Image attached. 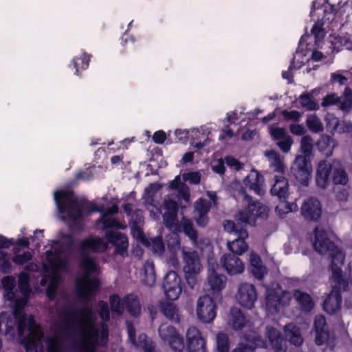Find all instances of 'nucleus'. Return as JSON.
Instances as JSON below:
<instances>
[{"label": "nucleus", "instance_id": "nucleus-1", "mask_svg": "<svg viewBox=\"0 0 352 352\" xmlns=\"http://www.w3.org/2000/svg\"><path fill=\"white\" fill-rule=\"evenodd\" d=\"M107 248L108 243L99 236L82 241L79 250L82 276L76 280V293L83 306L78 311L65 309L58 314L59 320L54 325V334L45 340L47 352H65L67 339L72 340V348L80 352H94L96 346L107 343L108 327L104 322L96 324V314L89 305L99 287L96 276L100 273V267L96 258L87 252H103Z\"/></svg>", "mask_w": 352, "mask_h": 352}, {"label": "nucleus", "instance_id": "nucleus-2", "mask_svg": "<svg viewBox=\"0 0 352 352\" xmlns=\"http://www.w3.org/2000/svg\"><path fill=\"white\" fill-rule=\"evenodd\" d=\"M22 290L27 292L26 286ZM25 294L16 305H12L13 312H3L0 314V333L13 337L17 326L19 337L26 352H43L44 335L34 320L33 316H27L23 312L25 306Z\"/></svg>", "mask_w": 352, "mask_h": 352}, {"label": "nucleus", "instance_id": "nucleus-3", "mask_svg": "<svg viewBox=\"0 0 352 352\" xmlns=\"http://www.w3.org/2000/svg\"><path fill=\"white\" fill-rule=\"evenodd\" d=\"M73 244L74 239L70 234L59 232L57 239L51 241L50 249L45 252L43 260V271L37 282L41 286H47L46 294L50 299L56 296L61 280L60 272L67 270Z\"/></svg>", "mask_w": 352, "mask_h": 352}, {"label": "nucleus", "instance_id": "nucleus-4", "mask_svg": "<svg viewBox=\"0 0 352 352\" xmlns=\"http://www.w3.org/2000/svg\"><path fill=\"white\" fill-rule=\"evenodd\" d=\"M314 234L315 250L320 254H329L331 258L330 269L332 273L331 277L332 289L323 303L324 310L331 314L340 308L342 302L340 293L345 291L348 286V282L343 277L341 269L344 255L334 243L330 241L327 234L320 227L317 226L315 228Z\"/></svg>", "mask_w": 352, "mask_h": 352}, {"label": "nucleus", "instance_id": "nucleus-5", "mask_svg": "<svg viewBox=\"0 0 352 352\" xmlns=\"http://www.w3.org/2000/svg\"><path fill=\"white\" fill-rule=\"evenodd\" d=\"M54 201L60 218L78 227L85 214L101 212L96 206H90L86 201L79 199L69 188L58 190L54 193Z\"/></svg>", "mask_w": 352, "mask_h": 352}, {"label": "nucleus", "instance_id": "nucleus-6", "mask_svg": "<svg viewBox=\"0 0 352 352\" xmlns=\"http://www.w3.org/2000/svg\"><path fill=\"white\" fill-rule=\"evenodd\" d=\"M118 212V207L113 206L106 212L101 214V217L96 221V226L98 229L105 231V237L108 244L111 243L116 247L115 253L123 258L128 255L129 240L127 236L119 232L111 229H124L126 226L124 222L119 221L113 217V214Z\"/></svg>", "mask_w": 352, "mask_h": 352}, {"label": "nucleus", "instance_id": "nucleus-7", "mask_svg": "<svg viewBox=\"0 0 352 352\" xmlns=\"http://www.w3.org/2000/svg\"><path fill=\"white\" fill-rule=\"evenodd\" d=\"M169 188L175 192L168 195L164 201V209L166 212L162 214L164 223L168 228H173L176 224V216L179 203L182 201L188 202L190 200L189 188L181 182L179 176H177L169 185Z\"/></svg>", "mask_w": 352, "mask_h": 352}, {"label": "nucleus", "instance_id": "nucleus-8", "mask_svg": "<svg viewBox=\"0 0 352 352\" xmlns=\"http://www.w3.org/2000/svg\"><path fill=\"white\" fill-rule=\"evenodd\" d=\"M267 341H263L256 331L244 336L247 344L239 343L232 352H254V349L268 348L271 346L276 352H285L286 342L281 337L280 333L274 328L267 327L266 329Z\"/></svg>", "mask_w": 352, "mask_h": 352}, {"label": "nucleus", "instance_id": "nucleus-9", "mask_svg": "<svg viewBox=\"0 0 352 352\" xmlns=\"http://www.w3.org/2000/svg\"><path fill=\"white\" fill-rule=\"evenodd\" d=\"M30 275L25 272H22L19 276V289L14 290L16 280L12 276H6L2 280V285L5 289L4 298L6 300L11 302L12 305H16L22 300L25 293L22 290V286H26L27 292L25 293V305L28 302L29 296L31 293V288L29 285Z\"/></svg>", "mask_w": 352, "mask_h": 352}, {"label": "nucleus", "instance_id": "nucleus-10", "mask_svg": "<svg viewBox=\"0 0 352 352\" xmlns=\"http://www.w3.org/2000/svg\"><path fill=\"white\" fill-rule=\"evenodd\" d=\"M292 299L289 292L283 291L278 284L266 288V310L268 314H278L282 308L289 305Z\"/></svg>", "mask_w": 352, "mask_h": 352}, {"label": "nucleus", "instance_id": "nucleus-11", "mask_svg": "<svg viewBox=\"0 0 352 352\" xmlns=\"http://www.w3.org/2000/svg\"><path fill=\"white\" fill-rule=\"evenodd\" d=\"M244 200L248 204L247 208L240 210L236 215L237 221L245 224H254L257 217L265 218L268 214V208L259 201H253L252 199L243 195Z\"/></svg>", "mask_w": 352, "mask_h": 352}, {"label": "nucleus", "instance_id": "nucleus-12", "mask_svg": "<svg viewBox=\"0 0 352 352\" xmlns=\"http://www.w3.org/2000/svg\"><path fill=\"white\" fill-rule=\"evenodd\" d=\"M184 261V272L186 282L191 289H193L198 281V275L202 270L199 257L197 252L182 250Z\"/></svg>", "mask_w": 352, "mask_h": 352}, {"label": "nucleus", "instance_id": "nucleus-13", "mask_svg": "<svg viewBox=\"0 0 352 352\" xmlns=\"http://www.w3.org/2000/svg\"><path fill=\"white\" fill-rule=\"evenodd\" d=\"M218 298L210 294L200 296L197 301L196 313L199 320L204 323H210L217 316Z\"/></svg>", "mask_w": 352, "mask_h": 352}, {"label": "nucleus", "instance_id": "nucleus-14", "mask_svg": "<svg viewBox=\"0 0 352 352\" xmlns=\"http://www.w3.org/2000/svg\"><path fill=\"white\" fill-rule=\"evenodd\" d=\"M219 265L213 258L208 259V285L212 296L221 300V292L225 288L227 278L225 276L218 274Z\"/></svg>", "mask_w": 352, "mask_h": 352}, {"label": "nucleus", "instance_id": "nucleus-15", "mask_svg": "<svg viewBox=\"0 0 352 352\" xmlns=\"http://www.w3.org/2000/svg\"><path fill=\"white\" fill-rule=\"evenodd\" d=\"M158 334L175 352H182L184 349L183 338L174 327L166 323L162 324L158 329Z\"/></svg>", "mask_w": 352, "mask_h": 352}, {"label": "nucleus", "instance_id": "nucleus-16", "mask_svg": "<svg viewBox=\"0 0 352 352\" xmlns=\"http://www.w3.org/2000/svg\"><path fill=\"white\" fill-rule=\"evenodd\" d=\"M160 188L157 184H151L145 189L144 202L146 207L150 212L151 217L154 220L160 219L162 214V209L156 199L157 192Z\"/></svg>", "mask_w": 352, "mask_h": 352}, {"label": "nucleus", "instance_id": "nucleus-17", "mask_svg": "<svg viewBox=\"0 0 352 352\" xmlns=\"http://www.w3.org/2000/svg\"><path fill=\"white\" fill-rule=\"evenodd\" d=\"M163 288L166 296L170 300L179 298L182 294V280L174 271L168 272L164 280Z\"/></svg>", "mask_w": 352, "mask_h": 352}, {"label": "nucleus", "instance_id": "nucleus-18", "mask_svg": "<svg viewBox=\"0 0 352 352\" xmlns=\"http://www.w3.org/2000/svg\"><path fill=\"white\" fill-rule=\"evenodd\" d=\"M311 172L312 167L310 160H306L305 157H296L294 164L292 168V173L300 184L308 185Z\"/></svg>", "mask_w": 352, "mask_h": 352}, {"label": "nucleus", "instance_id": "nucleus-19", "mask_svg": "<svg viewBox=\"0 0 352 352\" xmlns=\"http://www.w3.org/2000/svg\"><path fill=\"white\" fill-rule=\"evenodd\" d=\"M236 298L242 307L252 309L257 300V294L254 286L248 283H241L239 287Z\"/></svg>", "mask_w": 352, "mask_h": 352}, {"label": "nucleus", "instance_id": "nucleus-20", "mask_svg": "<svg viewBox=\"0 0 352 352\" xmlns=\"http://www.w3.org/2000/svg\"><path fill=\"white\" fill-rule=\"evenodd\" d=\"M126 327L129 338L135 347L142 349L144 352H155L154 343L146 334L140 333L136 340L133 324L127 322Z\"/></svg>", "mask_w": 352, "mask_h": 352}, {"label": "nucleus", "instance_id": "nucleus-21", "mask_svg": "<svg viewBox=\"0 0 352 352\" xmlns=\"http://www.w3.org/2000/svg\"><path fill=\"white\" fill-rule=\"evenodd\" d=\"M213 129L211 125L201 126L199 129L192 128L190 129V138L192 139L190 144L197 148H201L206 145L208 136Z\"/></svg>", "mask_w": 352, "mask_h": 352}, {"label": "nucleus", "instance_id": "nucleus-22", "mask_svg": "<svg viewBox=\"0 0 352 352\" xmlns=\"http://www.w3.org/2000/svg\"><path fill=\"white\" fill-rule=\"evenodd\" d=\"M221 263L230 275L241 274L245 270L243 263L235 255H223L221 258Z\"/></svg>", "mask_w": 352, "mask_h": 352}, {"label": "nucleus", "instance_id": "nucleus-23", "mask_svg": "<svg viewBox=\"0 0 352 352\" xmlns=\"http://www.w3.org/2000/svg\"><path fill=\"white\" fill-rule=\"evenodd\" d=\"M228 323L234 330L250 327V320L244 316L240 309L236 307L230 309Z\"/></svg>", "mask_w": 352, "mask_h": 352}, {"label": "nucleus", "instance_id": "nucleus-24", "mask_svg": "<svg viewBox=\"0 0 352 352\" xmlns=\"http://www.w3.org/2000/svg\"><path fill=\"white\" fill-rule=\"evenodd\" d=\"M302 216L309 220H317L321 215V206L320 201L314 198L307 199L301 208Z\"/></svg>", "mask_w": 352, "mask_h": 352}, {"label": "nucleus", "instance_id": "nucleus-25", "mask_svg": "<svg viewBox=\"0 0 352 352\" xmlns=\"http://www.w3.org/2000/svg\"><path fill=\"white\" fill-rule=\"evenodd\" d=\"M263 181V176L258 171L252 170L245 178L243 182L250 190L258 195H262L265 193Z\"/></svg>", "mask_w": 352, "mask_h": 352}, {"label": "nucleus", "instance_id": "nucleus-26", "mask_svg": "<svg viewBox=\"0 0 352 352\" xmlns=\"http://www.w3.org/2000/svg\"><path fill=\"white\" fill-rule=\"evenodd\" d=\"M236 236V238L232 241L228 242L227 246L234 254L241 255L248 250V245L245 240L248 237V233L246 230L241 229Z\"/></svg>", "mask_w": 352, "mask_h": 352}, {"label": "nucleus", "instance_id": "nucleus-27", "mask_svg": "<svg viewBox=\"0 0 352 352\" xmlns=\"http://www.w3.org/2000/svg\"><path fill=\"white\" fill-rule=\"evenodd\" d=\"M332 168V164L327 160H322L318 163L316 177V182L318 186L322 188H324L327 186Z\"/></svg>", "mask_w": 352, "mask_h": 352}, {"label": "nucleus", "instance_id": "nucleus-28", "mask_svg": "<svg viewBox=\"0 0 352 352\" xmlns=\"http://www.w3.org/2000/svg\"><path fill=\"white\" fill-rule=\"evenodd\" d=\"M212 206L210 201L200 198L195 204V212L197 223L200 226H205L208 223L207 214Z\"/></svg>", "mask_w": 352, "mask_h": 352}, {"label": "nucleus", "instance_id": "nucleus-29", "mask_svg": "<svg viewBox=\"0 0 352 352\" xmlns=\"http://www.w3.org/2000/svg\"><path fill=\"white\" fill-rule=\"evenodd\" d=\"M314 329L316 333V343L318 345L324 344L329 338L326 327V320L324 316L319 315L314 320Z\"/></svg>", "mask_w": 352, "mask_h": 352}, {"label": "nucleus", "instance_id": "nucleus-30", "mask_svg": "<svg viewBox=\"0 0 352 352\" xmlns=\"http://www.w3.org/2000/svg\"><path fill=\"white\" fill-rule=\"evenodd\" d=\"M288 182L283 176H276L275 182L271 188V194L273 196H277L280 200L284 199L288 195Z\"/></svg>", "mask_w": 352, "mask_h": 352}, {"label": "nucleus", "instance_id": "nucleus-31", "mask_svg": "<svg viewBox=\"0 0 352 352\" xmlns=\"http://www.w3.org/2000/svg\"><path fill=\"white\" fill-rule=\"evenodd\" d=\"M285 337L295 346H300L303 342L299 328L294 324L290 323L284 327Z\"/></svg>", "mask_w": 352, "mask_h": 352}, {"label": "nucleus", "instance_id": "nucleus-32", "mask_svg": "<svg viewBox=\"0 0 352 352\" xmlns=\"http://www.w3.org/2000/svg\"><path fill=\"white\" fill-rule=\"evenodd\" d=\"M293 296L302 311L308 312L313 309L314 303L310 295L307 293L300 290H295Z\"/></svg>", "mask_w": 352, "mask_h": 352}, {"label": "nucleus", "instance_id": "nucleus-33", "mask_svg": "<svg viewBox=\"0 0 352 352\" xmlns=\"http://www.w3.org/2000/svg\"><path fill=\"white\" fill-rule=\"evenodd\" d=\"M143 276L142 282L148 287H152L155 283V273L153 261L147 260L143 265Z\"/></svg>", "mask_w": 352, "mask_h": 352}, {"label": "nucleus", "instance_id": "nucleus-34", "mask_svg": "<svg viewBox=\"0 0 352 352\" xmlns=\"http://www.w3.org/2000/svg\"><path fill=\"white\" fill-rule=\"evenodd\" d=\"M266 157L270 162V166L278 173H283L285 169L284 164V157L274 151H270L265 153Z\"/></svg>", "mask_w": 352, "mask_h": 352}, {"label": "nucleus", "instance_id": "nucleus-35", "mask_svg": "<svg viewBox=\"0 0 352 352\" xmlns=\"http://www.w3.org/2000/svg\"><path fill=\"white\" fill-rule=\"evenodd\" d=\"M250 261L254 276L258 279H262L267 274V269L262 265L261 258L255 253L252 252L250 254Z\"/></svg>", "mask_w": 352, "mask_h": 352}, {"label": "nucleus", "instance_id": "nucleus-36", "mask_svg": "<svg viewBox=\"0 0 352 352\" xmlns=\"http://www.w3.org/2000/svg\"><path fill=\"white\" fill-rule=\"evenodd\" d=\"M336 141L331 137L323 135L318 142L319 151L327 157L331 156L336 147Z\"/></svg>", "mask_w": 352, "mask_h": 352}, {"label": "nucleus", "instance_id": "nucleus-37", "mask_svg": "<svg viewBox=\"0 0 352 352\" xmlns=\"http://www.w3.org/2000/svg\"><path fill=\"white\" fill-rule=\"evenodd\" d=\"M161 311L164 316L174 322H179V314L177 306L170 302L162 303Z\"/></svg>", "mask_w": 352, "mask_h": 352}, {"label": "nucleus", "instance_id": "nucleus-38", "mask_svg": "<svg viewBox=\"0 0 352 352\" xmlns=\"http://www.w3.org/2000/svg\"><path fill=\"white\" fill-rule=\"evenodd\" d=\"M124 303L131 315L137 316L140 313V305L138 297L134 294H129L124 298Z\"/></svg>", "mask_w": 352, "mask_h": 352}, {"label": "nucleus", "instance_id": "nucleus-39", "mask_svg": "<svg viewBox=\"0 0 352 352\" xmlns=\"http://www.w3.org/2000/svg\"><path fill=\"white\" fill-rule=\"evenodd\" d=\"M313 151V140L309 135L303 136L300 141V151L302 154L296 157H305L306 160H310Z\"/></svg>", "mask_w": 352, "mask_h": 352}, {"label": "nucleus", "instance_id": "nucleus-40", "mask_svg": "<svg viewBox=\"0 0 352 352\" xmlns=\"http://www.w3.org/2000/svg\"><path fill=\"white\" fill-rule=\"evenodd\" d=\"M302 58V54L297 51L294 56L293 61L291 63L289 67V71H284L282 73V76L283 78L287 79L290 80L292 76L290 73V70L293 69H299L302 67L304 61L300 59Z\"/></svg>", "mask_w": 352, "mask_h": 352}, {"label": "nucleus", "instance_id": "nucleus-41", "mask_svg": "<svg viewBox=\"0 0 352 352\" xmlns=\"http://www.w3.org/2000/svg\"><path fill=\"white\" fill-rule=\"evenodd\" d=\"M230 344L228 336L219 332L216 336V352H229Z\"/></svg>", "mask_w": 352, "mask_h": 352}, {"label": "nucleus", "instance_id": "nucleus-42", "mask_svg": "<svg viewBox=\"0 0 352 352\" xmlns=\"http://www.w3.org/2000/svg\"><path fill=\"white\" fill-rule=\"evenodd\" d=\"M298 210V206L295 203H288L284 199L280 200V203L276 206V212L281 217L285 214Z\"/></svg>", "mask_w": 352, "mask_h": 352}, {"label": "nucleus", "instance_id": "nucleus-43", "mask_svg": "<svg viewBox=\"0 0 352 352\" xmlns=\"http://www.w3.org/2000/svg\"><path fill=\"white\" fill-rule=\"evenodd\" d=\"M89 57L87 54L83 53L80 57L76 56L73 59V65L76 69L75 74H79L80 70L86 69L89 65Z\"/></svg>", "mask_w": 352, "mask_h": 352}, {"label": "nucleus", "instance_id": "nucleus-44", "mask_svg": "<svg viewBox=\"0 0 352 352\" xmlns=\"http://www.w3.org/2000/svg\"><path fill=\"white\" fill-rule=\"evenodd\" d=\"M323 22L322 21H317L311 28V34L314 36L315 43L317 45H320V43L323 39L325 35V32L323 28Z\"/></svg>", "mask_w": 352, "mask_h": 352}, {"label": "nucleus", "instance_id": "nucleus-45", "mask_svg": "<svg viewBox=\"0 0 352 352\" xmlns=\"http://www.w3.org/2000/svg\"><path fill=\"white\" fill-rule=\"evenodd\" d=\"M299 102L301 106L307 110H316L318 109V104L309 94H303L299 97Z\"/></svg>", "mask_w": 352, "mask_h": 352}, {"label": "nucleus", "instance_id": "nucleus-46", "mask_svg": "<svg viewBox=\"0 0 352 352\" xmlns=\"http://www.w3.org/2000/svg\"><path fill=\"white\" fill-rule=\"evenodd\" d=\"M109 301L112 311L121 315L124 309V299L122 300L118 295H112L110 296Z\"/></svg>", "mask_w": 352, "mask_h": 352}, {"label": "nucleus", "instance_id": "nucleus-47", "mask_svg": "<svg viewBox=\"0 0 352 352\" xmlns=\"http://www.w3.org/2000/svg\"><path fill=\"white\" fill-rule=\"evenodd\" d=\"M181 224L183 228L184 233L193 241L195 243L197 239V232L193 228L192 223L190 220L183 218L181 221Z\"/></svg>", "mask_w": 352, "mask_h": 352}, {"label": "nucleus", "instance_id": "nucleus-48", "mask_svg": "<svg viewBox=\"0 0 352 352\" xmlns=\"http://www.w3.org/2000/svg\"><path fill=\"white\" fill-rule=\"evenodd\" d=\"M146 246L151 247L153 252L157 254H162L164 251V245L160 236L148 239Z\"/></svg>", "mask_w": 352, "mask_h": 352}, {"label": "nucleus", "instance_id": "nucleus-49", "mask_svg": "<svg viewBox=\"0 0 352 352\" xmlns=\"http://www.w3.org/2000/svg\"><path fill=\"white\" fill-rule=\"evenodd\" d=\"M306 123L308 128L313 132L317 133L323 129L322 124L316 115L309 116Z\"/></svg>", "mask_w": 352, "mask_h": 352}, {"label": "nucleus", "instance_id": "nucleus-50", "mask_svg": "<svg viewBox=\"0 0 352 352\" xmlns=\"http://www.w3.org/2000/svg\"><path fill=\"white\" fill-rule=\"evenodd\" d=\"M166 243L170 251L175 253L180 248V241L178 234L175 232L170 233Z\"/></svg>", "mask_w": 352, "mask_h": 352}, {"label": "nucleus", "instance_id": "nucleus-51", "mask_svg": "<svg viewBox=\"0 0 352 352\" xmlns=\"http://www.w3.org/2000/svg\"><path fill=\"white\" fill-rule=\"evenodd\" d=\"M332 179L335 184L345 185L348 182V176L344 170L338 168L333 170Z\"/></svg>", "mask_w": 352, "mask_h": 352}, {"label": "nucleus", "instance_id": "nucleus-52", "mask_svg": "<svg viewBox=\"0 0 352 352\" xmlns=\"http://www.w3.org/2000/svg\"><path fill=\"white\" fill-rule=\"evenodd\" d=\"M32 256H33L30 252L26 251L22 254L14 255L12 258V261L16 265H23L31 261Z\"/></svg>", "mask_w": 352, "mask_h": 352}, {"label": "nucleus", "instance_id": "nucleus-53", "mask_svg": "<svg viewBox=\"0 0 352 352\" xmlns=\"http://www.w3.org/2000/svg\"><path fill=\"white\" fill-rule=\"evenodd\" d=\"M186 345L192 346V342L201 338V333L195 327H190L186 332Z\"/></svg>", "mask_w": 352, "mask_h": 352}, {"label": "nucleus", "instance_id": "nucleus-54", "mask_svg": "<svg viewBox=\"0 0 352 352\" xmlns=\"http://www.w3.org/2000/svg\"><path fill=\"white\" fill-rule=\"evenodd\" d=\"M186 346L190 352H206V342L203 338L192 342V346Z\"/></svg>", "mask_w": 352, "mask_h": 352}, {"label": "nucleus", "instance_id": "nucleus-55", "mask_svg": "<svg viewBox=\"0 0 352 352\" xmlns=\"http://www.w3.org/2000/svg\"><path fill=\"white\" fill-rule=\"evenodd\" d=\"M98 313L101 319L104 322L109 319V305L106 302L102 300L98 302Z\"/></svg>", "mask_w": 352, "mask_h": 352}, {"label": "nucleus", "instance_id": "nucleus-56", "mask_svg": "<svg viewBox=\"0 0 352 352\" xmlns=\"http://www.w3.org/2000/svg\"><path fill=\"white\" fill-rule=\"evenodd\" d=\"M292 143L293 140L292 138L289 135H287L286 137L279 140L277 142V145L283 152L287 153L290 151Z\"/></svg>", "mask_w": 352, "mask_h": 352}, {"label": "nucleus", "instance_id": "nucleus-57", "mask_svg": "<svg viewBox=\"0 0 352 352\" xmlns=\"http://www.w3.org/2000/svg\"><path fill=\"white\" fill-rule=\"evenodd\" d=\"M131 234L133 236L138 239L140 243L144 245H146L148 242V239L144 236L143 232L139 227V225H133L131 227Z\"/></svg>", "mask_w": 352, "mask_h": 352}, {"label": "nucleus", "instance_id": "nucleus-58", "mask_svg": "<svg viewBox=\"0 0 352 352\" xmlns=\"http://www.w3.org/2000/svg\"><path fill=\"white\" fill-rule=\"evenodd\" d=\"M270 135L277 140H279L287 136L285 130L283 128L278 127L276 125H272L270 127Z\"/></svg>", "mask_w": 352, "mask_h": 352}, {"label": "nucleus", "instance_id": "nucleus-59", "mask_svg": "<svg viewBox=\"0 0 352 352\" xmlns=\"http://www.w3.org/2000/svg\"><path fill=\"white\" fill-rule=\"evenodd\" d=\"M183 178L185 181L189 182L191 184H199L201 180V174L199 172H189L183 175Z\"/></svg>", "mask_w": 352, "mask_h": 352}, {"label": "nucleus", "instance_id": "nucleus-60", "mask_svg": "<svg viewBox=\"0 0 352 352\" xmlns=\"http://www.w3.org/2000/svg\"><path fill=\"white\" fill-rule=\"evenodd\" d=\"M225 162L226 165L232 170H239L243 168V165L239 160L232 156L226 157L225 158Z\"/></svg>", "mask_w": 352, "mask_h": 352}, {"label": "nucleus", "instance_id": "nucleus-61", "mask_svg": "<svg viewBox=\"0 0 352 352\" xmlns=\"http://www.w3.org/2000/svg\"><path fill=\"white\" fill-rule=\"evenodd\" d=\"M335 129L340 133H348L352 131V124L346 121H337Z\"/></svg>", "mask_w": 352, "mask_h": 352}, {"label": "nucleus", "instance_id": "nucleus-62", "mask_svg": "<svg viewBox=\"0 0 352 352\" xmlns=\"http://www.w3.org/2000/svg\"><path fill=\"white\" fill-rule=\"evenodd\" d=\"M223 228L226 232L234 234V236L238 235V232L241 229H243L242 228H239L238 226L230 220H226L223 222Z\"/></svg>", "mask_w": 352, "mask_h": 352}, {"label": "nucleus", "instance_id": "nucleus-63", "mask_svg": "<svg viewBox=\"0 0 352 352\" xmlns=\"http://www.w3.org/2000/svg\"><path fill=\"white\" fill-rule=\"evenodd\" d=\"M225 160L219 159L214 160L211 164L212 170L218 174H223L225 170Z\"/></svg>", "mask_w": 352, "mask_h": 352}, {"label": "nucleus", "instance_id": "nucleus-64", "mask_svg": "<svg viewBox=\"0 0 352 352\" xmlns=\"http://www.w3.org/2000/svg\"><path fill=\"white\" fill-rule=\"evenodd\" d=\"M283 116L285 120H293V121L298 120L301 116L300 113L296 110H292V111L285 110L283 111Z\"/></svg>", "mask_w": 352, "mask_h": 352}]
</instances>
